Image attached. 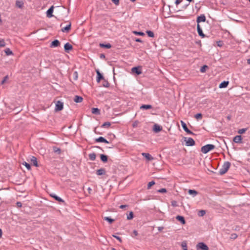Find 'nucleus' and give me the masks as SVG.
Listing matches in <instances>:
<instances>
[{"mask_svg":"<svg viewBox=\"0 0 250 250\" xmlns=\"http://www.w3.org/2000/svg\"><path fill=\"white\" fill-rule=\"evenodd\" d=\"M155 183L154 181H152L149 182L147 184V189H149L151 187V186L155 185Z\"/></svg>","mask_w":250,"mask_h":250,"instance_id":"a18cd8bd","label":"nucleus"},{"mask_svg":"<svg viewBox=\"0 0 250 250\" xmlns=\"http://www.w3.org/2000/svg\"><path fill=\"white\" fill-rule=\"evenodd\" d=\"M63 104L62 102L58 101L56 104L55 110L57 111H61L63 109Z\"/></svg>","mask_w":250,"mask_h":250,"instance_id":"423d86ee","label":"nucleus"},{"mask_svg":"<svg viewBox=\"0 0 250 250\" xmlns=\"http://www.w3.org/2000/svg\"><path fill=\"white\" fill-rule=\"evenodd\" d=\"M131 71L133 73L136 74L137 75H140L142 73L141 70V67L140 66L134 67L132 68Z\"/></svg>","mask_w":250,"mask_h":250,"instance_id":"6e6552de","label":"nucleus"},{"mask_svg":"<svg viewBox=\"0 0 250 250\" xmlns=\"http://www.w3.org/2000/svg\"><path fill=\"white\" fill-rule=\"evenodd\" d=\"M22 164L27 168L28 170L31 169V166L29 164L27 163L26 162H24Z\"/></svg>","mask_w":250,"mask_h":250,"instance_id":"a19ab883","label":"nucleus"},{"mask_svg":"<svg viewBox=\"0 0 250 250\" xmlns=\"http://www.w3.org/2000/svg\"><path fill=\"white\" fill-rule=\"evenodd\" d=\"M132 233H133V234L134 235V236H133V235H132V237L136 236H137V235H138V234L137 231V230H134L133 231Z\"/></svg>","mask_w":250,"mask_h":250,"instance_id":"4d7b16f0","label":"nucleus"},{"mask_svg":"<svg viewBox=\"0 0 250 250\" xmlns=\"http://www.w3.org/2000/svg\"><path fill=\"white\" fill-rule=\"evenodd\" d=\"M60 45V42L58 40H55L51 43L50 47H56Z\"/></svg>","mask_w":250,"mask_h":250,"instance_id":"ddd939ff","label":"nucleus"},{"mask_svg":"<svg viewBox=\"0 0 250 250\" xmlns=\"http://www.w3.org/2000/svg\"><path fill=\"white\" fill-rule=\"evenodd\" d=\"M127 207H128V205H122L119 206V208H121V209H124V208H126Z\"/></svg>","mask_w":250,"mask_h":250,"instance_id":"6e6d98bb","label":"nucleus"},{"mask_svg":"<svg viewBox=\"0 0 250 250\" xmlns=\"http://www.w3.org/2000/svg\"><path fill=\"white\" fill-rule=\"evenodd\" d=\"M181 124L183 129L186 131L188 134L191 135H194V133L190 131L187 127L186 124L183 121H181Z\"/></svg>","mask_w":250,"mask_h":250,"instance_id":"39448f33","label":"nucleus"},{"mask_svg":"<svg viewBox=\"0 0 250 250\" xmlns=\"http://www.w3.org/2000/svg\"><path fill=\"white\" fill-rule=\"evenodd\" d=\"M103 80H104V82H103V86H104L105 87H109L110 84H109V82L107 80L104 79Z\"/></svg>","mask_w":250,"mask_h":250,"instance_id":"72a5a7b5","label":"nucleus"},{"mask_svg":"<svg viewBox=\"0 0 250 250\" xmlns=\"http://www.w3.org/2000/svg\"><path fill=\"white\" fill-rule=\"evenodd\" d=\"M71 24L69 23V24L66 25L65 27L62 29V31L63 32H68L71 29Z\"/></svg>","mask_w":250,"mask_h":250,"instance_id":"5701e85b","label":"nucleus"},{"mask_svg":"<svg viewBox=\"0 0 250 250\" xmlns=\"http://www.w3.org/2000/svg\"><path fill=\"white\" fill-rule=\"evenodd\" d=\"M152 108V106L150 104H143L140 107V109L146 110L151 109Z\"/></svg>","mask_w":250,"mask_h":250,"instance_id":"393cba45","label":"nucleus"},{"mask_svg":"<svg viewBox=\"0 0 250 250\" xmlns=\"http://www.w3.org/2000/svg\"><path fill=\"white\" fill-rule=\"evenodd\" d=\"M185 141L186 142V145L188 146H193L195 145V142L194 140L190 137H185Z\"/></svg>","mask_w":250,"mask_h":250,"instance_id":"20e7f679","label":"nucleus"},{"mask_svg":"<svg viewBox=\"0 0 250 250\" xmlns=\"http://www.w3.org/2000/svg\"><path fill=\"white\" fill-rule=\"evenodd\" d=\"M138 124H139V122L138 121H135L132 124V127L134 128L138 126Z\"/></svg>","mask_w":250,"mask_h":250,"instance_id":"8fccbe9b","label":"nucleus"},{"mask_svg":"<svg viewBox=\"0 0 250 250\" xmlns=\"http://www.w3.org/2000/svg\"><path fill=\"white\" fill-rule=\"evenodd\" d=\"M196 248L197 250H208V247L204 242L198 243L196 246Z\"/></svg>","mask_w":250,"mask_h":250,"instance_id":"7ed1b4c3","label":"nucleus"},{"mask_svg":"<svg viewBox=\"0 0 250 250\" xmlns=\"http://www.w3.org/2000/svg\"><path fill=\"white\" fill-rule=\"evenodd\" d=\"M135 42H142L143 41H142V40L140 38H136L135 40Z\"/></svg>","mask_w":250,"mask_h":250,"instance_id":"052dcab7","label":"nucleus"},{"mask_svg":"<svg viewBox=\"0 0 250 250\" xmlns=\"http://www.w3.org/2000/svg\"><path fill=\"white\" fill-rule=\"evenodd\" d=\"M153 130L155 132L157 133L162 130V127L157 124H155L153 125Z\"/></svg>","mask_w":250,"mask_h":250,"instance_id":"4468645a","label":"nucleus"},{"mask_svg":"<svg viewBox=\"0 0 250 250\" xmlns=\"http://www.w3.org/2000/svg\"><path fill=\"white\" fill-rule=\"evenodd\" d=\"M182 1H183V0H176L175 4L176 5H178V4H180Z\"/></svg>","mask_w":250,"mask_h":250,"instance_id":"680f3d73","label":"nucleus"},{"mask_svg":"<svg viewBox=\"0 0 250 250\" xmlns=\"http://www.w3.org/2000/svg\"><path fill=\"white\" fill-rule=\"evenodd\" d=\"M2 230L0 229V238L2 237Z\"/></svg>","mask_w":250,"mask_h":250,"instance_id":"338daca9","label":"nucleus"},{"mask_svg":"<svg viewBox=\"0 0 250 250\" xmlns=\"http://www.w3.org/2000/svg\"><path fill=\"white\" fill-rule=\"evenodd\" d=\"M97 73V82L99 83L101 80H104L103 75L99 72L98 70L96 71Z\"/></svg>","mask_w":250,"mask_h":250,"instance_id":"2eb2a0df","label":"nucleus"},{"mask_svg":"<svg viewBox=\"0 0 250 250\" xmlns=\"http://www.w3.org/2000/svg\"><path fill=\"white\" fill-rule=\"evenodd\" d=\"M133 33L136 35H139V36H144L145 35V33L142 32H138V31H134L133 32Z\"/></svg>","mask_w":250,"mask_h":250,"instance_id":"37998d69","label":"nucleus"},{"mask_svg":"<svg viewBox=\"0 0 250 250\" xmlns=\"http://www.w3.org/2000/svg\"><path fill=\"white\" fill-rule=\"evenodd\" d=\"M64 51L66 52L69 53L70 52V51L72 50L73 46L69 42H67L64 45Z\"/></svg>","mask_w":250,"mask_h":250,"instance_id":"0eeeda50","label":"nucleus"},{"mask_svg":"<svg viewBox=\"0 0 250 250\" xmlns=\"http://www.w3.org/2000/svg\"><path fill=\"white\" fill-rule=\"evenodd\" d=\"M16 204H17V206L18 207H19V208H21V206H22V204H21V202H17Z\"/></svg>","mask_w":250,"mask_h":250,"instance_id":"bf43d9fd","label":"nucleus"},{"mask_svg":"<svg viewBox=\"0 0 250 250\" xmlns=\"http://www.w3.org/2000/svg\"><path fill=\"white\" fill-rule=\"evenodd\" d=\"M7 78H8V76H7L4 77L3 79L2 80V81L1 82V84H3L5 83V82L6 81Z\"/></svg>","mask_w":250,"mask_h":250,"instance_id":"5fc2aeb1","label":"nucleus"},{"mask_svg":"<svg viewBox=\"0 0 250 250\" xmlns=\"http://www.w3.org/2000/svg\"><path fill=\"white\" fill-rule=\"evenodd\" d=\"M181 247L183 250H188L187 244L186 241H183L182 242Z\"/></svg>","mask_w":250,"mask_h":250,"instance_id":"473e14b6","label":"nucleus"},{"mask_svg":"<svg viewBox=\"0 0 250 250\" xmlns=\"http://www.w3.org/2000/svg\"><path fill=\"white\" fill-rule=\"evenodd\" d=\"M112 1L116 5L119 4V0H112Z\"/></svg>","mask_w":250,"mask_h":250,"instance_id":"864d4df0","label":"nucleus"},{"mask_svg":"<svg viewBox=\"0 0 250 250\" xmlns=\"http://www.w3.org/2000/svg\"><path fill=\"white\" fill-rule=\"evenodd\" d=\"M100 46L102 48H105L109 49L111 47V45L109 43H106V44L100 43Z\"/></svg>","mask_w":250,"mask_h":250,"instance_id":"cd10ccee","label":"nucleus"},{"mask_svg":"<svg viewBox=\"0 0 250 250\" xmlns=\"http://www.w3.org/2000/svg\"><path fill=\"white\" fill-rule=\"evenodd\" d=\"M230 163L229 162H226L224 163L222 167L220 169L219 173L220 175L225 174L230 166Z\"/></svg>","mask_w":250,"mask_h":250,"instance_id":"f257e3e1","label":"nucleus"},{"mask_svg":"<svg viewBox=\"0 0 250 250\" xmlns=\"http://www.w3.org/2000/svg\"><path fill=\"white\" fill-rule=\"evenodd\" d=\"M215 147V146L212 144H208L202 146L201 148V151L202 153L206 154L210 150L214 149Z\"/></svg>","mask_w":250,"mask_h":250,"instance_id":"f03ea898","label":"nucleus"},{"mask_svg":"<svg viewBox=\"0 0 250 250\" xmlns=\"http://www.w3.org/2000/svg\"><path fill=\"white\" fill-rule=\"evenodd\" d=\"M133 218V213L132 211H130L128 215L127 216V220H131Z\"/></svg>","mask_w":250,"mask_h":250,"instance_id":"79ce46f5","label":"nucleus"},{"mask_svg":"<svg viewBox=\"0 0 250 250\" xmlns=\"http://www.w3.org/2000/svg\"><path fill=\"white\" fill-rule=\"evenodd\" d=\"M206 20V18L204 14H202L197 17L196 21L197 24H199L201 22H205Z\"/></svg>","mask_w":250,"mask_h":250,"instance_id":"9d476101","label":"nucleus"},{"mask_svg":"<svg viewBox=\"0 0 250 250\" xmlns=\"http://www.w3.org/2000/svg\"><path fill=\"white\" fill-rule=\"evenodd\" d=\"M31 161L32 162L33 165L34 166H35L36 167H38L37 158L35 157L32 156Z\"/></svg>","mask_w":250,"mask_h":250,"instance_id":"c85d7f7f","label":"nucleus"},{"mask_svg":"<svg viewBox=\"0 0 250 250\" xmlns=\"http://www.w3.org/2000/svg\"><path fill=\"white\" fill-rule=\"evenodd\" d=\"M87 190H88V192H89V193H91V191H92V189H91L90 188H87Z\"/></svg>","mask_w":250,"mask_h":250,"instance_id":"774afa93","label":"nucleus"},{"mask_svg":"<svg viewBox=\"0 0 250 250\" xmlns=\"http://www.w3.org/2000/svg\"><path fill=\"white\" fill-rule=\"evenodd\" d=\"M100 57L101 59H104L105 56V55L104 54H100Z\"/></svg>","mask_w":250,"mask_h":250,"instance_id":"e2e57ef3","label":"nucleus"},{"mask_svg":"<svg viewBox=\"0 0 250 250\" xmlns=\"http://www.w3.org/2000/svg\"><path fill=\"white\" fill-rule=\"evenodd\" d=\"M89 158L91 161H94L96 159V155L95 153H91L88 155Z\"/></svg>","mask_w":250,"mask_h":250,"instance_id":"c756f323","label":"nucleus"},{"mask_svg":"<svg viewBox=\"0 0 250 250\" xmlns=\"http://www.w3.org/2000/svg\"><path fill=\"white\" fill-rule=\"evenodd\" d=\"M208 68V67L207 65H204L201 67L200 72L202 73H204L206 72V69Z\"/></svg>","mask_w":250,"mask_h":250,"instance_id":"4c0bfd02","label":"nucleus"},{"mask_svg":"<svg viewBox=\"0 0 250 250\" xmlns=\"http://www.w3.org/2000/svg\"><path fill=\"white\" fill-rule=\"evenodd\" d=\"M111 125V123L109 122L104 123L101 126L102 127L108 128Z\"/></svg>","mask_w":250,"mask_h":250,"instance_id":"c9c22d12","label":"nucleus"},{"mask_svg":"<svg viewBox=\"0 0 250 250\" xmlns=\"http://www.w3.org/2000/svg\"><path fill=\"white\" fill-rule=\"evenodd\" d=\"M5 46V43L3 40L0 41V47H4Z\"/></svg>","mask_w":250,"mask_h":250,"instance_id":"603ef678","label":"nucleus"},{"mask_svg":"<svg viewBox=\"0 0 250 250\" xmlns=\"http://www.w3.org/2000/svg\"><path fill=\"white\" fill-rule=\"evenodd\" d=\"M100 158H101V161L103 163H106V162H107L108 157H107V155H106L105 154H101L100 155Z\"/></svg>","mask_w":250,"mask_h":250,"instance_id":"b1692460","label":"nucleus"},{"mask_svg":"<svg viewBox=\"0 0 250 250\" xmlns=\"http://www.w3.org/2000/svg\"><path fill=\"white\" fill-rule=\"evenodd\" d=\"M229 83V81H223L219 85L220 88H226L228 86Z\"/></svg>","mask_w":250,"mask_h":250,"instance_id":"4be33fe9","label":"nucleus"},{"mask_svg":"<svg viewBox=\"0 0 250 250\" xmlns=\"http://www.w3.org/2000/svg\"><path fill=\"white\" fill-rule=\"evenodd\" d=\"M242 137L241 135H237L233 138V142L235 143H242Z\"/></svg>","mask_w":250,"mask_h":250,"instance_id":"f3484780","label":"nucleus"},{"mask_svg":"<svg viewBox=\"0 0 250 250\" xmlns=\"http://www.w3.org/2000/svg\"><path fill=\"white\" fill-rule=\"evenodd\" d=\"M171 205L173 207H176L177 206V202L176 201H172L171 202Z\"/></svg>","mask_w":250,"mask_h":250,"instance_id":"13d9d810","label":"nucleus"},{"mask_svg":"<svg viewBox=\"0 0 250 250\" xmlns=\"http://www.w3.org/2000/svg\"><path fill=\"white\" fill-rule=\"evenodd\" d=\"M91 112L92 114L96 115H99L100 114V110L98 108H92L91 109Z\"/></svg>","mask_w":250,"mask_h":250,"instance_id":"bb28decb","label":"nucleus"},{"mask_svg":"<svg viewBox=\"0 0 250 250\" xmlns=\"http://www.w3.org/2000/svg\"><path fill=\"white\" fill-rule=\"evenodd\" d=\"M176 219L179 221L182 225L186 224V221L184 217L182 216L177 215L176 217Z\"/></svg>","mask_w":250,"mask_h":250,"instance_id":"a211bd4d","label":"nucleus"},{"mask_svg":"<svg viewBox=\"0 0 250 250\" xmlns=\"http://www.w3.org/2000/svg\"><path fill=\"white\" fill-rule=\"evenodd\" d=\"M50 196L59 202L64 203V201L63 200L54 193L50 194Z\"/></svg>","mask_w":250,"mask_h":250,"instance_id":"f8f14e48","label":"nucleus"},{"mask_svg":"<svg viewBox=\"0 0 250 250\" xmlns=\"http://www.w3.org/2000/svg\"><path fill=\"white\" fill-rule=\"evenodd\" d=\"M188 193L189 194L191 195L193 197H195L198 194V192L194 189H189Z\"/></svg>","mask_w":250,"mask_h":250,"instance_id":"a878e982","label":"nucleus"},{"mask_svg":"<svg viewBox=\"0 0 250 250\" xmlns=\"http://www.w3.org/2000/svg\"><path fill=\"white\" fill-rule=\"evenodd\" d=\"M247 128L240 129L238 131V133L240 134H243L247 130Z\"/></svg>","mask_w":250,"mask_h":250,"instance_id":"c03bdc74","label":"nucleus"},{"mask_svg":"<svg viewBox=\"0 0 250 250\" xmlns=\"http://www.w3.org/2000/svg\"><path fill=\"white\" fill-rule=\"evenodd\" d=\"M53 149L54 152L57 153L58 154H60L61 153V150L60 148H58L56 146H54L53 147Z\"/></svg>","mask_w":250,"mask_h":250,"instance_id":"f704fd0d","label":"nucleus"},{"mask_svg":"<svg viewBox=\"0 0 250 250\" xmlns=\"http://www.w3.org/2000/svg\"><path fill=\"white\" fill-rule=\"evenodd\" d=\"M95 141L96 142L104 143L105 144L109 143V142L107 140H106L104 137L101 136L96 139Z\"/></svg>","mask_w":250,"mask_h":250,"instance_id":"dca6fc26","label":"nucleus"},{"mask_svg":"<svg viewBox=\"0 0 250 250\" xmlns=\"http://www.w3.org/2000/svg\"><path fill=\"white\" fill-rule=\"evenodd\" d=\"M163 229H164V227H158V230L159 231H161Z\"/></svg>","mask_w":250,"mask_h":250,"instance_id":"69168bd1","label":"nucleus"},{"mask_svg":"<svg viewBox=\"0 0 250 250\" xmlns=\"http://www.w3.org/2000/svg\"><path fill=\"white\" fill-rule=\"evenodd\" d=\"M112 236L114 238H115L116 239H117L120 243H122V238L116 235H114V234H113L112 235Z\"/></svg>","mask_w":250,"mask_h":250,"instance_id":"09e8293b","label":"nucleus"},{"mask_svg":"<svg viewBox=\"0 0 250 250\" xmlns=\"http://www.w3.org/2000/svg\"><path fill=\"white\" fill-rule=\"evenodd\" d=\"M146 33L149 37L153 38L154 37V33L151 31L147 30Z\"/></svg>","mask_w":250,"mask_h":250,"instance_id":"ea45409f","label":"nucleus"},{"mask_svg":"<svg viewBox=\"0 0 250 250\" xmlns=\"http://www.w3.org/2000/svg\"><path fill=\"white\" fill-rule=\"evenodd\" d=\"M83 97L78 95H76L74 98V102L77 103H81L83 101Z\"/></svg>","mask_w":250,"mask_h":250,"instance_id":"6ab92c4d","label":"nucleus"},{"mask_svg":"<svg viewBox=\"0 0 250 250\" xmlns=\"http://www.w3.org/2000/svg\"><path fill=\"white\" fill-rule=\"evenodd\" d=\"M222 44H223V42H222L221 41H219L218 42H217V45L218 46H221L222 45Z\"/></svg>","mask_w":250,"mask_h":250,"instance_id":"0e129e2a","label":"nucleus"},{"mask_svg":"<svg viewBox=\"0 0 250 250\" xmlns=\"http://www.w3.org/2000/svg\"><path fill=\"white\" fill-rule=\"evenodd\" d=\"M197 32L198 33V35L202 38H204L205 37V35L203 33L202 29L201 27H200V25L199 24H197Z\"/></svg>","mask_w":250,"mask_h":250,"instance_id":"1a4fd4ad","label":"nucleus"},{"mask_svg":"<svg viewBox=\"0 0 250 250\" xmlns=\"http://www.w3.org/2000/svg\"><path fill=\"white\" fill-rule=\"evenodd\" d=\"M4 52L7 55H11L13 54L12 51L8 48H6Z\"/></svg>","mask_w":250,"mask_h":250,"instance_id":"58836bf2","label":"nucleus"},{"mask_svg":"<svg viewBox=\"0 0 250 250\" xmlns=\"http://www.w3.org/2000/svg\"><path fill=\"white\" fill-rule=\"evenodd\" d=\"M105 172H106L105 169L104 168H101L97 170L96 174L98 175H104L105 174Z\"/></svg>","mask_w":250,"mask_h":250,"instance_id":"aec40b11","label":"nucleus"},{"mask_svg":"<svg viewBox=\"0 0 250 250\" xmlns=\"http://www.w3.org/2000/svg\"><path fill=\"white\" fill-rule=\"evenodd\" d=\"M16 6L19 8H22L23 6V2L21 1H16Z\"/></svg>","mask_w":250,"mask_h":250,"instance_id":"2f4dec72","label":"nucleus"},{"mask_svg":"<svg viewBox=\"0 0 250 250\" xmlns=\"http://www.w3.org/2000/svg\"><path fill=\"white\" fill-rule=\"evenodd\" d=\"M194 117L197 120H200L202 118V114L201 113H198Z\"/></svg>","mask_w":250,"mask_h":250,"instance_id":"49530a36","label":"nucleus"},{"mask_svg":"<svg viewBox=\"0 0 250 250\" xmlns=\"http://www.w3.org/2000/svg\"><path fill=\"white\" fill-rule=\"evenodd\" d=\"M238 237V235H237V234L236 233H232L231 234L230 236V238L231 239H235L237 238Z\"/></svg>","mask_w":250,"mask_h":250,"instance_id":"de8ad7c7","label":"nucleus"},{"mask_svg":"<svg viewBox=\"0 0 250 250\" xmlns=\"http://www.w3.org/2000/svg\"><path fill=\"white\" fill-rule=\"evenodd\" d=\"M142 154L144 157H145L148 161H151V160H153V158L149 153H143Z\"/></svg>","mask_w":250,"mask_h":250,"instance_id":"412c9836","label":"nucleus"},{"mask_svg":"<svg viewBox=\"0 0 250 250\" xmlns=\"http://www.w3.org/2000/svg\"><path fill=\"white\" fill-rule=\"evenodd\" d=\"M104 220L108 222L110 224H112V223H113L114 222V221H115L114 219H112L110 217H107V216L104 217Z\"/></svg>","mask_w":250,"mask_h":250,"instance_id":"7c9ffc66","label":"nucleus"},{"mask_svg":"<svg viewBox=\"0 0 250 250\" xmlns=\"http://www.w3.org/2000/svg\"><path fill=\"white\" fill-rule=\"evenodd\" d=\"M54 10V6H51L47 11L46 12V16L48 18H51L53 17V12Z\"/></svg>","mask_w":250,"mask_h":250,"instance_id":"9b49d317","label":"nucleus"},{"mask_svg":"<svg viewBox=\"0 0 250 250\" xmlns=\"http://www.w3.org/2000/svg\"><path fill=\"white\" fill-rule=\"evenodd\" d=\"M206 212V210H200L199 211H198V215L199 216H203L204 215H205Z\"/></svg>","mask_w":250,"mask_h":250,"instance_id":"e433bc0d","label":"nucleus"},{"mask_svg":"<svg viewBox=\"0 0 250 250\" xmlns=\"http://www.w3.org/2000/svg\"><path fill=\"white\" fill-rule=\"evenodd\" d=\"M158 192L160 193H165L167 192V189L165 188H162L160 189H159Z\"/></svg>","mask_w":250,"mask_h":250,"instance_id":"3c124183","label":"nucleus"}]
</instances>
